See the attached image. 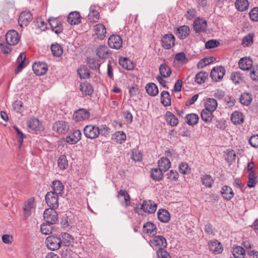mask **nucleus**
<instances>
[{
    "instance_id": "nucleus-1",
    "label": "nucleus",
    "mask_w": 258,
    "mask_h": 258,
    "mask_svg": "<svg viewBox=\"0 0 258 258\" xmlns=\"http://www.w3.org/2000/svg\"><path fill=\"white\" fill-rule=\"evenodd\" d=\"M45 243L48 248L53 251L58 249L62 245L61 237L54 235L47 237Z\"/></svg>"
},
{
    "instance_id": "nucleus-2",
    "label": "nucleus",
    "mask_w": 258,
    "mask_h": 258,
    "mask_svg": "<svg viewBox=\"0 0 258 258\" xmlns=\"http://www.w3.org/2000/svg\"><path fill=\"white\" fill-rule=\"evenodd\" d=\"M58 196L52 191L47 193L45 196V200L49 208L46 210H55L58 207Z\"/></svg>"
},
{
    "instance_id": "nucleus-3",
    "label": "nucleus",
    "mask_w": 258,
    "mask_h": 258,
    "mask_svg": "<svg viewBox=\"0 0 258 258\" xmlns=\"http://www.w3.org/2000/svg\"><path fill=\"white\" fill-rule=\"evenodd\" d=\"M149 243L153 248H165L167 246L166 239L161 235L154 236L150 240Z\"/></svg>"
},
{
    "instance_id": "nucleus-4",
    "label": "nucleus",
    "mask_w": 258,
    "mask_h": 258,
    "mask_svg": "<svg viewBox=\"0 0 258 258\" xmlns=\"http://www.w3.org/2000/svg\"><path fill=\"white\" fill-rule=\"evenodd\" d=\"M84 133L87 138L91 139H96L100 135L99 127L92 124L86 125L84 128Z\"/></svg>"
},
{
    "instance_id": "nucleus-5",
    "label": "nucleus",
    "mask_w": 258,
    "mask_h": 258,
    "mask_svg": "<svg viewBox=\"0 0 258 258\" xmlns=\"http://www.w3.org/2000/svg\"><path fill=\"white\" fill-rule=\"evenodd\" d=\"M225 72V69L223 67L217 66L212 69L210 76L213 81L218 82L223 78Z\"/></svg>"
},
{
    "instance_id": "nucleus-6",
    "label": "nucleus",
    "mask_w": 258,
    "mask_h": 258,
    "mask_svg": "<svg viewBox=\"0 0 258 258\" xmlns=\"http://www.w3.org/2000/svg\"><path fill=\"white\" fill-rule=\"evenodd\" d=\"M207 22L203 18H198L193 23V28L196 33L205 32L207 28Z\"/></svg>"
},
{
    "instance_id": "nucleus-7",
    "label": "nucleus",
    "mask_w": 258,
    "mask_h": 258,
    "mask_svg": "<svg viewBox=\"0 0 258 258\" xmlns=\"http://www.w3.org/2000/svg\"><path fill=\"white\" fill-rule=\"evenodd\" d=\"M19 33L14 30L9 31L6 35V40L9 45H16L20 40Z\"/></svg>"
},
{
    "instance_id": "nucleus-8",
    "label": "nucleus",
    "mask_w": 258,
    "mask_h": 258,
    "mask_svg": "<svg viewBox=\"0 0 258 258\" xmlns=\"http://www.w3.org/2000/svg\"><path fill=\"white\" fill-rule=\"evenodd\" d=\"M90 116V112L85 108H80L74 112L73 118L76 121L88 119Z\"/></svg>"
},
{
    "instance_id": "nucleus-9",
    "label": "nucleus",
    "mask_w": 258,
    "mask_h": 258,
    "mask_svg": "<svg viewBox=\"0 0 258 258\" xmlns=\"http://www.w3.org/2000/svg\"><path fill=\"white\" fill-rule=\"evenodd\" d=\"M175 37L172 34H167L164 35L161 39V45L162 47L169 49L174 45Z\"/></svg>"
},
{
    "instance_id": "nucleus-10",
    "label": "nucleus",
    "mask_w": 258,
    "mask_h": 258,
    "mask_svg": "<svg viewBox=\"0 0 258 258\" xmlns=\"http://www.w3.org/2000/svg\"><path fill=\"white\" fill-rule=\"evenodd\" d=\"M33 19L32 14L30 11L22 12L19 17L18 22L21 27L27 26Z\"/></svg>"
},
{
    "instance_id": "nucleus-11",
    "label": "nucleus",
    "mask_w": 258,
    "mask_h": 258,
    "mask_svg": "<svg viewBox=\"0 0 258 258\" xmlns=\"http://www.w3.org/2000/svg\"><path fill=\"white\" fill-rule=\"evenodd\" d=\"M34 73L37 76H42L48 71L47 64L43 62H35L32 66Z\"/></svg>"
},
{
    "instance_id": "nucleus-12",
    "label": "nucleus",
    "mask_w": 258,
    "mask_h": 258,
    "mask_svg": "<svg viewBox=\"0 0 258 258\" xmlns=\"http://www.w3.org/2000/svg\"><path fill=\"white\" fill-rule=\"evenodd\" d=\"M43 217L45 222L50 224H54L58 220L56 211H44Z\"/></svg>"
},
{
    "instance_id": "nucleus-13",
    "label": "nucleus",
    "mask_w": 258,
    "mask_h": 258,
    "mask_svg": "<svg viewBox=\"0 0 258 258\" xmlns=\"http://www.w3.org/2000/svg\"><path fill=\"white\" fill-rule=\"evenodd\" d=\"M52 30L56 34H60L62 32L63 27L61 22L56 18H51L48 20Z\"/></svg>"
},
{
    "instance_id": "nucleus-14",
    "label": "nucleus",
    "mask_w": 258,
    "mask_h": 258,
    "mask_svg": "<svg viewBox=\"0 0 258 258\" xmlns=\"http://www.w3.org/2000/svg\"><path fill=\"white\" fill-rule=\"evenodd\" d=\"M174 33L179 39H184L189 35L190 29L188 26L182 25L176 28Z\"/></svg>"
},
{
    "instance_id": "nucleus-15",
    "label": "nucleus",
    "mask_w": 258,
    "mask_h": 258,
    "mask_svg": "<svg viewBox=\"0 0 258 258\" xmlns=\"http://www.w3.org/2000/svg\"><path fill=\"white\" fill-rule=\"evenodd\" d=\"M117 198L120 204L126 207L130 203V197L125 189H120L118 192Z\"/></svg>"
},
{
    "instance_id": "nucleus-16",
    "label": "nucleus",
    "mask_w": 258,
    "mask_h": 258,
    "mask_svg": "<svg viewBox=\"0 0 258 258\" xmlns=\"http://www.w3.org/2000/svg\"><path fill=\"white\" fill-rule=\"evenodd\" d=\"M253 64V61L250 57H244L240 59L238 62L239 68L243 71L250 70Z\"/></svg>"
},
{
    "instance_id": "nucleus-17",
    "label": "nucleus",
    "mask_w": 258,
    "mask_h": 258,
    "mask_svg": "<svg viewBox=\"0 0 258 258\" xmlns=\"http://www.w3.org/2000/svg\"><path fill=\"white\" fill-rule=\"evenodd\" d=\"M53 127L54 131L59 134H62L66 133L69 129L68 123L63 120L55 122Z\"/></svg>"
},
{
    "instance_id": "nucleus-18",
    "label": "nucleus",
    "mask_w": 258,
    "mask_h": 258,
    "mask_svg": "<svg viewBox=\"0 0 258 258\" xmlns=\"http://www.w3.org/2000/svg\"><path fill=\"white\" fill-rule=\"evenodd\" d=\"M208 245L210 251L215 254H220L223 250L221 243L217 240L210 241L208 243Z\"/></svg>"
},
{
    "instance_id": "nucleus-19",
    "label": "nucleus",
    "mask_w": 258,
    "mask_h": 258,
    "mask_svg": "<svg viewBox=\"0 0 258 258\" xmlns=\"http://www.w3.org/2000/svg\"><path fill=\"white\" fill-rule=\"evenodd\" d=\"M72 215L71 212L63 215L61 218V224L66 230H69L72 227L73 224Z\"/></svg>"
},
{
    "instance_id": "nucleus-20",
    "label": "nucleus",
    "mask_w": 258,
    "mask_h": 258,
    "mask_svg": "<svg viewBox=\"0 0 258 258\" xmlns=\"http://www.w3.org/2000/svg\"><path fill=\"white\" fill-rule=\"evenodd\" d=\"M143 232L149 236H154L157 233V227L152 222H147L143 225Z\"/></svg>"
},
{
    "instance_id": "nucleus-21",
    "label": "nucleus",
    "mask_w": 258,
    "mask_h": 258,
    "mask_svg": "<svg viewBox=\"0 0 258 258\" xmlns=\"http://www.w3.org/2000/svg\"><path fill=\"white\" fill-rule=\"evenodd\" d=\"M218 102L216 99L213 98H207L204 102V108L214 112L217 108Z\"/></svg>"
},
{
    "instance_id": "nucleus-22",
    "label": "nucleus",
    "mask_w": 258,
    "mask_h": 258,
    "mask_svg": "<svg viewBox=\"0 0 258 258\" xmlns=\"http://www.w3.org/2000/svg\"><path fill=\"white\" fill-rule=\"evenodd\" d=\"M93 31L94 35H96L97 38L100 39H103L106 33V28L102 24H98L94 26Z\"/></svg>"
},
{
    "instance_id": "nucleus-23",
    "label": "nucleus",
    "mask_w": 258,
    "mask_h": 258,
    "mask_svg": "<svg viewBox=\"0 0 258 258\" xmlns=\"http://www.w3.org/2000/svg\"><path fill=\"white\" fill-rule=\"evenodd\" d=\"M68 22L71 25H77L81 23V15L79 12H71L68 17Z\"/></svg>"
},
{
    "instance_id": "nucleus-24",
    "label": "nucleus",
    "mask_w": 258,
    "mask_h": 258,
    "mask_svg": "<svg viewBox=\"0 0 258 258\" xmlns=\"http://www.w3.org/2000/svg\"><path fill=\"white\" fill-rule=\"evenodd\" d=\"M96 55L101 59L108 58L111 55V52L108 50L105 45H100L96 49Z\"/></svg>"
},
{
    "instance_id": "nucleus-25",
    "label": "nucleus",
    "mask_w": 258,
    "mask_h": 258,
    "mask_svg": "<svg viewBox=\"0 0 258 258\" xmlns=\"http://www.w3.org/2000/svg\"><path fill=\"white\" fill-rule=\"evenodd\" d=\"M27 123L28 127L32 131H40L42 128L41 123L36 118H30Z\"/></svg>"
},
{
    "instance_id": "nucleus-26",
    "label": "nucleus",
    "mask_w": 258,
    "mask_h": 258,
    "mask_svg": "<svg viewBox=\"0 0 258 258\" xmlns=\"http://www.w3.org/2000/svg\"><path fill=\"white\" fill-rule=\"evenodd\" d=\"M82 133L80 130H76L72 134L67 137L66 141L70 144L77 143L81 138Z\"/></svg>"
},
{
    "instance_id": "nucleus-27",
    "label": "nucleus",
    "mask_w": 258,
    "mask_h": 258,
    "mask_svg": "<svg viewBox=\"0 0 258 258\" xmlns=\"http://www.w3.org/2000/svg\"><path fill=\"white\" fill-rule=\"evenodd\" d=\"M52 188L53 190L52 192L57 196H61L64 192V185L59 180H54L52 182Z\"/></svg>"
},
{
    "instance_id": "nucleus-28",
    "label": "nucleus",
    "mask_w": 258,
    "mask_h": 258,
    "mask_svg": "<svg viewBox=\"0 0 258 258\" xmlns=\"http://www.w3.org/2000/svg\"><path fill=\"white\" fill-rule=\"evenodd\" d=\"M88 21L90 23L97 22L99 19V13L96 9V7L91 6L90 8V12L88 15Z\"/></svg>"
},
{
    "instance_id": "nucleus-29",
    "label": "nucleus",
    "mask_w": 258,
    "mask_h": 258,
    "mask_svg": "<svg viewBox=\"0 0 258 258\" xmlns=\"http://www.w3.org/2000/svg\"><path fill=\"white\" fill-rule=\"evenodd\" d=\"M221 193L223 198L226 200H230L234 196L233 189L228 185H224L222 187Z\"/></svg>"
},
{
    "instance_id": "nucleus-30",
    "label": "nucleus",
    "mask_w": 258,
    "mask_h": 258,
    "mask_svg": "<svg viewBox=\"0 0 258 258\" xmlns=\"http://www.w3.org/2000/svg\"><path fill=\"white\" fill-rule=\"evenodd\" d=\"M244 117L242 113L238 111L233 112L231 115V121L234 124H241L244 122Z\"/></svg>"
},
{
    "instance_id": "nucleus-31",
    "label": "nucleus",
    "mask_w": 258,
    "mask_h": 258,
    "mask_svg": "<svg viewBox=\"0 0 258 258\" xmlns=\"http://www.w3.org/2000/svg\"><path fill=\"white\" fill-rule=\"evenodd\" d=\"M249 2L247 0H236L234 6L236 10L240 12L247 11L249 8Z\"/></svg>"
},
{
    "instance_id": "nucleus-32",
    "label": "nucleus",
    "mask_w": 258,
    "mask_h": 258,
    "mask_svg": "<svg viewBox=\"0 0 258 258\" xmlns=\"http://www.w3.org/2000/svg\"><path fill=\"white\" fill-rule=\"evenodd\" d=\"M213 113L214 112L209 110L206 108L203 109L201 112V116L202 120L205 123H211L214 117Z\"/></svg>"
},
{
    "instance_id": "nucleus-33",
    "label": "nucleus",
    "mask_w": 258,
    "mask_h": 258,
    "mask_svg": "<svg viewBox=\"0 0 258 258\" xmlns=\"http://www.w3.org/2000/svg\"><path fill=\"white\" fill-rule=\"evenodd\" d=\"M119 63L126 70L132 71L134 68L133 62L127 57H120L119 59Z\"/></svg>"
},
{
    "instance_id": "nucleus-34",
    "label": "nucleus",
    "mask_w": 258,
    "mask_h": 258,
    "mask_svg": "<svg viewBox=\"0 0 258 258\" xmlns=\"http://www.w3.org/2000/svg\"><path fill=\"white\" fill-rule=\"evenodd\" d=\"M166 120L168 124L171 126H176L178 123L177 117L171 112L167 111L165 114Z\"/></svg>"
},
{
    "instance_id": "nucleus-35",
    "label": "nucleus",
    "mask_w": 258,
    "mask_h": 258,
    "mask_svg": "<svg viewBox=\"0 0 258 258\" xmlns=\"http://www.w3.org/2000/svg\"><path fill=\"white\" fill-rule=\"evenodd\" d=\"M61 237L62 244L64 246H69L74 242L73 237L67 232H62L59 235Z\"/></svg>"
},
{
    "instance_id": "nucleus-36",
    "label": "nucleus",
    "mask_w": 258,
    "mask_h": 258,
    "mask_svg": "<svg viewBox=\"0 0 258 258\" xmlns=\"http://www.w3.org/2000/svg\"><path fill=\"white\" fill-rule=\"evenodd\" d=\"M159 70L160 75L165 78L170 77L171 74L170 67L165 63H162L160 66Z\"/></svg>"
},
{
    "instance_id": "nucleus-37",
    "label": "nucleus",
    "mask_w": 258,
    "mask_h": 258,
    "mask_svg": "<svg viewBox=\"0 0 258 258\" xmlns=\"http://www.w3.org/2000/svg\"><path fill=\"white\" fill-rule=\"evenodd\" d=\"M159 169L163 171H166L170 167L171 162L166 157L161 158L158 162Z\"/></svg>"
},
{
    "instance_id": "nucleus-38",
    "label": "nucleus",
    "mask_w": 258,
    "mask_h": 258,
    "mask_svg": "<svg viewBox=\"0 0 258 258\" xmlns=\"http://www.w3.org/2000/svg\"><path fill=\"white\" fill-rule=\"evenodd\" d=\"M146 90L147 93L151 96H155L159 92L157 86L153 83H148L146 85Z\"/></svg>"
},
{
    "instance_id": "nucleus-39",
    "label": "nucleus",
    "mask_w": 258,
    "mask_h": 258,
    "mask_svg": "<svg viewBox=\"0 0 258 258\" xmlns=\"http://www.w3.org/2000/svg\"><path fill=\"white\" fill-rule=\"evenodd\" d=\"M252 100V96L250 93L244 92L240 97L239 101L240 103L245 106H248Z\"/></svg>"
},
{
    "instance_id": "nucleus-40",
    "label": "nucleus",
    "mask_w": 258,
    "mask_h": 258,
    "mask_svg": "<svg viewBox=\"0 0 258 258\" xmlns=\"http://www.w3.org/2000/svg\"><path fill=\"white\" fill-rule=\"evenodd\" d=\"M161 102L164 106H169L171 105V98L169 93L166 91H163L160 94Z\"/></svg>"
},
{
    "instance_id": "nucleus-41",
    "label": "nucleus",
    "mask_w": 258,
    "mask_h": 258,
    "mask_svg": "<svg viewBox=\"0 0 258 258\" xmlns=\"http://www.w3.org/2000/svg\"><path fill=\"white\" fill-rule=\"evenodd\" d=\"M26 60V55L24 53H21L17 58V62H18V66L15 70V73L18 74L22 71V70L25 68V61Z\"/></svg>"
},
{
    "instance_id": "nucleus-42",
    "label": "nucleus",
    "mask_w": 258,
    "mask_h": 258,
    "mask_svg": "<svg viewBox=\"0 0 258 258\" xmlns=\"http://www.w3.org/2000/svg\"><path fill=\"white\" fill-rule=\"evenodd\" d=\"M150 176L153 180L160 181L163 176L162 170L158 168H152L150 171Z\"/></svg>"
},
{
    "instance_id": "nucleus-43",
    "label": "nucleus",
    "mask_w": 258,
    "mask_h": 258,
    "mask_svg": "<svg viewBox=\"0 0 258 258\" xmlns=\"http://www.w3.org/2000/svg\"><path fill=\"white\" fill-rule=\"evenodd\" d=\"M158 218L162 223H167L170 221V215L168 211H158Z\"/></svg>"
},
{
    "instance_id": "nucleus-44",
    "label": "nucleus",
    "mask_w": 258,
    "mask_h": 258,
    "mask_svg": "<svg viewBox=\"0 0 258 258\" xmlns=\"http://www.w3.org/2000/svg\"><path fill=\"white\" fill-rule=\"evenodd\" d=\"M80 90L85 95H90L93 92L92 86L88 83L81 84L80 86Z\"/></svg>"
},
{
    "instance_id": "nucleus-45",
    "label": "nucleus",
    "mask_w": 258,
    "mask_h": 258,
    "mask_svg": "<svg viewBox=\"0 0 258 258\" xmlns=\"http://www.w3.org/2000/svg\"><path fill=\"white\" fill-rule=\"evenodd\" d=\"M202 184L207 187H212L214 183V180L212 177L209 174H204L201 177Z\"/></svg>"
},
{
    "instance_id": "nucleus-46",
    "label": "nucleus",
    "mask_w": 258,
    "mask_h": 258,
    "mask_svg": "<svg viewBox=\"0 0 258 258\" xmlns=\"http://www.w3.org/2000/svg\"><path fill=\"white\" fill-rule=\"evenodd\" d=\"M208 74L201 71L198 73L195 77V82L198 84H202L205 82L208 78Z\"/></svg>"
},
{
    "instance_id": "nucleus-47",
    "label": "nucleus",
    "mask_w": 258,
    "mask_h": 258,
    "mask_svg": "<svg viewBox=\"0 0 258 258\" xmlns=\"http://www.w3.org/2000/svg\"><path fill=\"white\" fill-rule=\"evenodd\" d=\"M36 208V203L34 197H31L23 203V210H32Z\"/></svg>"
},
{
    "instance_id": "nucleus-48",
    "label": "nucleus",
    "mask_w": 258,
    "mask_h": 258,
    "mask_svg": "<svg viewBox=\"0 0 258 258\" xmlns=\"http://www.w3.org/2000/svg\"><path fill=\"white\" fill-rule=\"evenodd\" d=\"M232 253L235 258H244L245 255V250L240 246L234 247Z\"/></svg>"
},
{
    "instance_id": "nucleus-49",
    "label": "nucleus",
    "mask_w": 258,
    "mask_h": 258,
    "mask_svg": "<svg viewBox=\"0 0 258 258\" xmlns=\"http://www.w3.org/2000/svg\"><path fill=\"white\" fill-rule=\"evenodd\" d=\"M157 205L151 200L144 201L140 210H157Z\"/></svg>"
},
{
    "instance_id": "nucleus-50",
    "label": "nucleus",
    "mask_w": 258,
    "mask_h": 258,
    "mask_svg": "<svg viewBox=\"0 0 258 258\" xmlns=\"http://www.w3.org/2000/svg\"><path fill=\"white\" fill-rule=\"evenodd\" d=\"M199 116L197 114L190 113L185 116L186 122L188 125H194L198 123Z\"/></svg>"
},
{
    "instance_id": "nucleus-51",
    "label": "nucleus",
    "mask_w": 258,
    "mask_h": 258,
    "mask_svg": "<svg viewBox=\"0 0 258 258\" xmlns=\"http://www.w3.org/2000/svg\"><path fill=\"white\" fill-rule=\"evenodd\" d=\"M114 139L117 143L122 144L126 140V134L123 131L116 132L114 134Z\"/></svg>"
},
{
    "instance_id": "nucleus-52",
    "label": "nucleus",
    "mask_w": 258,
    "mask_h": 258,
    "mask_svg": "<svg viewBox=\"0 0 258 258\" xmlns=\"http://www.w3.org/2000/svg\"><path fill=\"white\" fill-rule=\"evenodd\" d=\"M53 224H49L47 222L44 223L41 225L40 230L42 234L48 235L52 233Z\"/></svg>"
},
{
    "instance_id": "nucleus-53",
    "label": "nucleus",
    "mask_w": 258,
    "mask_h": 258,
    "mask_svg": "<svg viewBox=\"0 0 258 258\" xmlns=\"http://www.w3.org/2000/svg\"><path fill=\"white\" fill-rule=\"evenodd\" d=\"M50 48L52 53L55 56L59 57L62 54V48L61 46L57 43L52 44Z\"/></svg>"
},
{
    "instance_id": "nucleus-54",
    "label": "nucleus",
    "mask_w": 258,
    "mask_h": 258,
    "mask_svg": "<svg viewBox=\"0 0 258 258\" xmlns=\"http://www.w3.org/2000/svg\"><path fill=\"white\" fill-rule=\"evenodd\" d=\"M78 74L81 79H87L90 77V72L85 66H81L78 70Z\"/></svg>"
},
{
    "instance_id": "nucleus-55",
    "label": "nucleus",
    "mask_w": 258,
    "mask_h": 258,
    "mask_svg": "<svg viewBox=\"0 0 258 258\" xmlns=\"http://www.w3.org/2000/svg\"><path fill=\"white\" fill-rule=\"evenodd\" d=\"M254 37V33H249L245 36L242 41V44L245 46H248L253 43V39Z\"/></svg>"
},
{
    "instance_id": "nucleus-56",
    "label": "nucleus",
    "mask_w": 258,
    "mask_h": 258,
    "mask_svg": "<svg viewBox=\"0 0 258 258\" xmlns=\"http://www.w3.org/2000/svg\"><path fill=\"white\" fill-rule=\"evenodd\" d=\"M179 172L182 174H188L190 172V168L187 163L181 162L178 166Z\"/></svg>"
},
{
    "instance_id": "nucleus-57",
    "label": "nucleus",
    "mask_w": 258,
    "mask_h": 258,
    "mask_svg": "<svg viewBox=\"0 0 258 258\" xmlns=\"http://www.w3.org/2000/svg\"><path fill=\"white\" fill-rule=\"evenodd\" d=\"M57 164L61 169H65L68 167V160L64 155H61L57 160Z\"/></svg>"
},
{
    "instance_id": "nucleus-58",
    "label": "nucleus",
    "mask_w": 258,
    "mask_h": 258,
    "mask_svg": "<svg viewBox=\"0 0 258 258\" xmlns=\"http://www.w3.org/2000/svg\"><path fill=\"white\" fill-rule=\"evenodd\" d=\"M231 80L235 84H238L242 81L243 77L240 73L234 72L231 74Z\"/></svg>"
},
{
    "instance_id": "nucleus-59",
    "label": "nucleus",
    "mask_w": 258,
    "mask_h": 258,
    "mask_svg": "<svg viewBox=\"0 0 258 258\" xmlns=\"http://www.w3.org/2000/svg\"><path fill=\"white\" fill-rule=\"evenodd\" d=\"M250 19L252 22H258V7H255L252 9L249 12Z\"/></svg>"
},
{
    "instance_id": "nucleus-60",
    "label": "nucleus",
    "mask_w": 258,
    "mask_h": 258,
    "mask_svg": "<svg viewBox=\"0 0 258 258\" xmlns=\"http://www.w3.org/2000/svg\"><path fill=\"white\" fill-rule=\"evenodd\" d=\"M142 153L138 150H133L132 154V159L135 162H140L142 160Z\"/></svg>"
},
{
    "instance_id": "nucleus-61",
    "label": "nucleus",
    "mask_w": 258,
    "mask_h": 258,
    "mask_svg": "<svg viewBox=\"0 0 258 258\" xmlns=\"http://www.w3.org/2000/svg\"><path fill=\"white\" fill-rule=\"evenodd\" d=\"M175 60L181 64H184L187 62V59L186 57L185 54L183 52L177 53L175 56Z\"/></svg>"
},
{
    "instance_id": "nucleus-62",
    "label": "nucleus",
    "mask_w": 258,
    "mask_h": 258,
    "mask_svg": "<svg viewBox=\"0 0 258 258\" xmlns=\"http://www.w3.org/2000/svg\"><path fill=\"white\" fill-rule=\"evenodd\" d=\"M122 45V40L121 37L114 34V49H119Z\"/></svg>"
},
{
    "instance_id": "nucleus-63",
    "label": "nucleus",
    "mask_w": 258,
    "mask_h": 258,
    "mask_svg": "<svg viewBox=\"0 0 258 258\" xmlns=\"http://www.w3.org/2000/svg\"><path fill=\"white\" fill-rule=\"evenodd\" d=\"M220 45L219 41L215 39L208 40L205 44V47L207 49L215 48Z\"/></svg>"
},
{
    "instance_id": "nucleus-64",
    "label": "nucleus",
    "mask_w": 258,
    "mask_h": 258,
    "mask_svg": "<svg viewBox=\"0 0 258 258\" xmlns=\"http://www.w3.org/2000/svg\"><path fill=\"white\" fill-rule=\"evenodd\" d=\"M156 253L158 258H170L169 253L163 248H159Z\"/></svg>"
}]
</instances>
